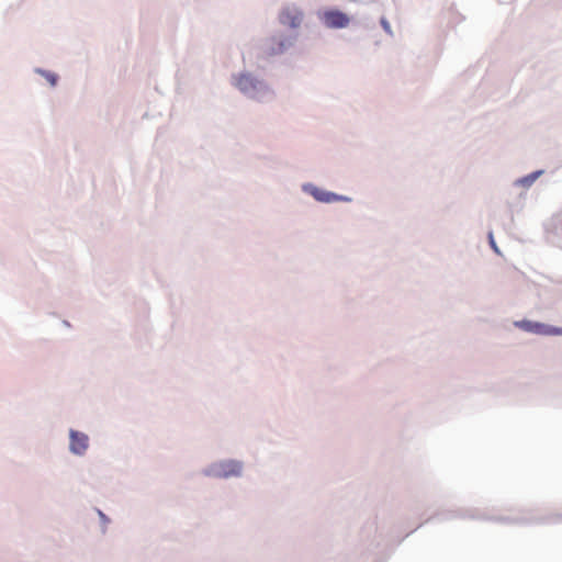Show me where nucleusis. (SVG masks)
I'll list each match as a JSON object with an SVG mask.
<instances>
[{
	"mask_svg": "<svg viewBox=\"0 0 562 562\" xmlns=\"http://www.w3.org/2000/svg\"><path fill=\"white\" fill-rule=\"evenodd\" d=\"M515 325L520 329L538 335L544 336H558L562 335V327H553L538 322L520 321L516 322Z\"/></svg>",
	"mask_w": 562,
	"mask_h": 562,
	"instance_id": "nucleus-1",
	"label": "nucleus"
},
{
	"mask_svg": "<svg viewBox=\"0 0 562 562\" xmlns=\"http://www.w3.org/2000/svg\"><path fill=\"white\" fill-rule=\"evenodd\" d=\"M321 19L329 29H342L348 26L350 22V19L346 13L334 9L324 11Z\"/></svg>",
	"mask_w": 562,
	"mask_h": 562,
	"instance_id": "nucleus-2",
	"label": "nucleus"
},
{
	"mask_svg": "<svg viewBox=\"0 0 562 562\" xmlns=\"http://www.w3.org/2000/svg\"><path fill=\"white\" fill-rule=\"evenodd\" d=\"M88 448V436L71 430L70 431V450L76 454H82Z\"/></svg>",
	"mask_w": 562,
	"mask_h": 562,
	"instance_id": "nucleus-3",
	"label": "nucleus"
},
{
	"mask_svg": "<svg viewBox=\"0 0 562 562\" xmlns=\"http://www.w3.org/2000/svg\"><path fill=\"white\" fill-rule=\"evenodd\" d=\"M302 16V12L296 9H285L280 14V22L295 29L301 24Z\"/></svg>",
	"mask_w": 562,
	"mask_h": 562,
	"instance_id": "nucleus-4",
	"label": "nucleus"
},
{
	"mask_svg": "<svg viewBox=\"0 0 562 562\" xmlns=\"http://www.w3.org/2000/svg\"><path fill=\"white\" fill-rule=\"evenodd\" d=\"M258 81L254 79L250 75H240L236 79V87L243 91L244 93H251L257 90Z\"/></svg>",
	"mask_w": 562,
	"mask_h": 562,
	"instance_id": "nucleus-5",
	"label": "nucleus"
},
{
	"mask_svg": "<svg viewBox=\"0 0 562 562\" xmlns=\"http://www.w3.org/2000/svg\"><path fill=\"white\" fill-rule=\"evenodd\" d=\"M293 44L292 38L288 37H273L271 38V43L269 46V54L276 55L283 53L288 47H290Z\"/></svg>",
	"mask_w": 562,
	"mask_h": 562,
	"instance_id": "nucleus-6",
	"label": "nucleus"
},
{
	"mask_svg": "<svg viewBox=\"0 0 562 562\" xmlns=\"http://www.w3.org/2000/svg\"><path fill=\"white\" fill-rule=\"evenodd\" d=\"M313 195L317 201L325 202V203H330V202L338 201V200H347L346 198L338 196L335 193L323 191L319 189H315L313 191Z\"/></svg>",
	"mask_w": 562,
	"mask_h": 562,
	"instance_id": "nucleus-7",
	"label": "nucleus"
},
{
	"mask_svg": "<svg viewBox=\"0 0 562 562\" xmlns=\"http://www.w3.org/2000/svg\"><path fill=\"white\" fill-rule=\"evenodd\" d=\"M221 473L223 476H231V475H238L241 471V465L238 462L235 461H227L222 463L221 465Z\"/></svg>",
	"mask_w": 562,
	"mask_h": 562,
	"instance_id": "nucleus-8",
	"label": "nucleus"
},
{
	"mask_svg": "<svg viewBox=\"0 0 562 562\" xmlns=\"http://www.w3.org/2000/svg\"><path fill=\"white\" fill-rule=\"evenodd\" d=\"M46 79L50 82L52 86L56 83L57 77L54 74L47 72L45 74Z\"/></svg>",
	"mask_w": 562,
	"mask_h": 562,
	"instance_id": "nucleus-9",
	"label": "nucleus"
},
{
	"mask_svg": "<svg viewBox=\"0 0 562 562\" xmlns=\"http://www.w3.org/2000/svg\"><path fill=\"white\" fill-rule=\"evenodd\" d=\"M382 25H383L384 30H386L387 32L390 31V25L385 20H382Z\"/></svg>",
	"mask_w": 562,
	"mask_h": 562,
	"instance_id": "nucleus-10",
	"label": "nucleus"
},
{
	"mask_svg": "<svg viewBox=\"0 0 562 562\" xmlns=\"http://www.w3.org/2000/svg\"><path fill=\"white\" fill-rule=\"evenodd\" d=\"M491 245L493 246V248H495V249H496V247H495V243H494V240H493V237H492V236H491Z\"/></svg>",
	"mask_w": 562,
	"mask_h": 562,
	"instance_id": "nucleus-11",
	"label": "nucleus"
}]
</instances>
